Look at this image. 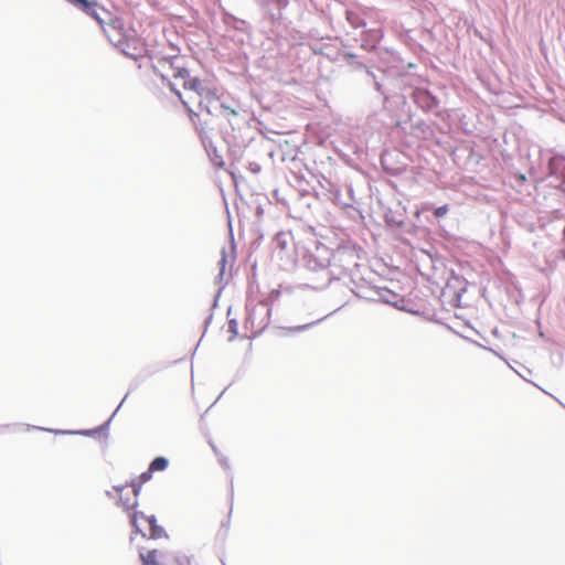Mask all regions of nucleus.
<instances>
[{"label":"nucleus","mask_w":565,"mask_h":565,"mask_svg":"<svg viewBox=\"0 0 565 565\" xmlns=\"http://www.w3.org/2000/svg\"><path fill=\"white\" fill-rule=\"evenodd\" d=\"M171 77L173 82L170 83V87L189 113L193 111L192 106L209 114L216 109L220 98L217 89L210 82L191 77L190 73L182 67L173 68Z\"/></svg>","instance_id":"obj_1"},{"label":"nucleus","mask_w":565,"mask_h":565,"mask_svg":"<svg viewBox=\"0 0 565 565\" xmlns=\"http://www.w3.org/2000/svg\"><path fill=\"white\" fill-rule=\"evenodd\" d=\"M81 10L93 17L102 26H108L110 30L116 29L120 23L115 15L113 9L114 3L108 2L109 8H105L103 2H76Z\"/></svg>","instance_id":"obj_2"},{"label":"nucleus","mask_w":565,"mask_h":565,"mask_svg":"<svg viewBox=\"0 0 565 565\" xmlns=\"http://www.w3.org/2000/svg\"><path fill=\"white\" fill-rule=\"evenodd\" d=\"M130 523L143 537L157 540L164 535L163 529L157 524L153 515L147 516L142 512H132Z\"/></svg>","instance_id":"obj_3"},{"label":"nucleus","mask_w":565,"mask_h":565,"mask_svg":"<svg viewBox=\"0 0 565 565\" xmlns=\"http://www.w3.org/2000/svg\"><path fill=\"white\" fill-rule=\"evenodd\" d=\"M119 497L118 504L127 512H134L138 505V495L140 492V483L131 482L130 486L114 487Z\"/></svg>","instance_id":"obj_4"},{"label":"nucleus","mask_w":565,"mask_h":565,"mask_svg":"<svg viewBox=\"0 0 565 565\" xmlns=\"http://www.w3.org/2000/svg\"><path fill=\"white\" fill-rule=\"evenodd\" d=\"M116 45L120 47V50L127 56H130L134 60H138L142 57L146 53V45L142 41L136 38L125 36L116 41Z\"/></svg>","instance_id":"obj_5"},{"label":"nucleus","mask_w":565,"mask_h":565,"mask_svg":"<svg viewBox=\"0 0 565 565\" xmlns=\"http://www.w3.org/2000/svg\"><path fill=\"white\" fill-rule=\"evenodd\" d=\"M168 467V460L163 457H157L149 466L150 471H162Z\"/></svg>","instance_id":"obj_6"},{"label":"nucleus","mask_w":565,"mask_h":565,"mask_svg":"<svg viewBox=\"0 0 565 565\" xmlns=\"http://www.w3.org/2000/svg\"><path fill=\"white\" fill-rule=\"evenodd\" d=\"M143 565H158L157 551H149L147 554H141Z\"/></svg>","instance_id":"obj_7"},{"label":"nucleus","mask_w":565,"mask_h":565,"mask_svg":"<svg viewBox=\"0 0 565 565\" xmlns=\"http://www.w3.org/2000/svg\"><path fill=\"white\" fill-rule=\"evenodd\" d=\"M151 476H152V471H150V469H148L147 471L142 472L138 480H132L131 482H135V483H140V487L147 482L148 480L151 479Z\"/></svg>","instance_id":"obj_8"},{"label":"nucleus","mask_w":565,"mask_h":565,"mask_svg":"<svg viewBox=\"0 0 565 565\" xmlns=\"http://www.w3.org/2000/svg\"><path fill=\"white\" fill-rule=\"evenodd\" d=\"M449 211V207L448 205H443V206H439L437 209H435L434 211V215L437 217V218H440L443 216H445Z\"/></svg>","instance_id":"obj_9"},{"label":"nucleus","mask_w":565,"mask_h":565,"mask_svg":"<svg viewBox=\"0 0 565 565\" xmlns=\"http://www.w3.org/2000/svg\"><path fill=\"white\" fill-rule=\"evenodd\" d=\"M228 329H230L231 332L236 334L237 333V322L235 320H230Z\"/></svg>","instance_id":"obj_10"},{"label":"nucleus","mask_w":565,"mask_h":565,"mask_svg":"<svg viewBox=\"0 0 565 565\" xmlns=\"http://www.w3.org/2000/svg\"><path fill=\"white\" fill-rule=\"evenodd\" d=\"M226 110H230V113H231L232 115H235V114H236V113H235V110H233V109L226 108Z\"/></svg>","instance_id":"obj_11"},{"label":"nucleus","mask_w":565,"mask_h":565,"mask_svg":"<svg viewBox=\"0 0 565 565\" xmlns=\"http://www.w3.org/2000/svg\"><path fill=\"white\" fill-rule=\"evenodd\" d=\"M263 329V326H259L258 329L255 331V333H257L258 331H260Z\"/></svg>","instance_id":"obj_12"}]
</instances>
